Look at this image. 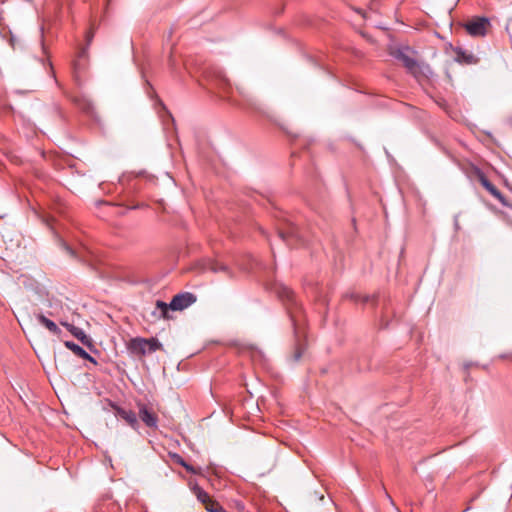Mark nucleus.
Listing matches in <instances>:
<instances>
[{
  "mask_svg": "<svg viewBox=\"0 0 512 512\" xmlns=\"http://www.w3.org/2000/svg\"><path fill=\"white\" fill-rule=\"evenodd\" d=\"M278 296L286 301L289 305L287 307L288 313L290 315V319L294 329V335L296 338V348L294 352V360L298 361L304 352V345L301 343V337L303 336V326H304V317L301 311L300 306L296 301V297L294 292L287 286H280L278 288Z\"/></svg>",
  "mask_w": 512,
  "mask_h": 512,
  "instance_id": "nucleus-1",
  "label": "nucleus"
},
{
  "mask_svg": "<svg viewBox=\"0 0 512 512\" xmlns=\"http://www.w3.org/2000/svg\"><path fill=\"white\" fill-rule=\"evenodd\" d=\"M196 301V296L190 292H184L175 295L169 304L158 300L156 302V311L153 315L158 313L159 318L170 319L169 310L181 311L192 305Z\"/></svg>",
  "mask_w": 512,
  "mask_h": 512,
  "instance_id": "nucleus-2",
  "label": "nucleus"
},
{
  "mask_svg": "<svg viewBox=\"0 0 512 512\" xmlns=\"http://www.w3.org/2000/svg\"><path fill=\"white\" fill-rule=\"evenodd\" d=\"M411 54L413 52L408 47L399 48L392 52V55L414 76L425 75L426 72L430 71L428 65L420 64Z\"/></svg>",
  "mask_w": 512,
  "mask_h": 512,
  "instance_id": "nucleus-3",
  "label": "nucleus"
},
{
  "mask_svg": "<svg viewBox=\"0 0 512 512\" xmlns=\"http://www.w3.org/2000/svg\"><path fill=\"white\" fill-rule=\"evenodd\" d=\"M162 347V344L156 338L146 339L141 337L132 338L127 345L129 352L136 356H144L147 353H153L157 350H161Z\"/></svg>",
  "mask_w": 512,
  "mask_h": 512,
  "instance_id": "nucleus-4",
  "label": "nucleus"
},
{
  "mask_svg": "<svg viewBox=\"0 0 512 512\" xmlns=\"http://www.w3.org/2000/svg\"><path fill=\"white\" fill-rule=\"evenodd\" d=\"M278 237L291 247L304 244V239L298 226L292 222H288L284 227L278 228Z\"/></svg>",
  "mask_w": 512,
  "mask_h": 512,
  "instance_id": "nucleus-5",
  "label": "nucleus"
},
{
  "mask_svg": "<svg viewBox=\"0 0 512 512\" xmlns=\"http://www.w3.org/2000/svg\"><path fill=\"white\" fill-rule=\"evenodd\" d=\"M467 33L473 37H483L487 34L490 21L486 17H475L464 25Z\"/></svg>",
  "mask_w": 512,
  "mask_h": 512,
  "instance_id": "nucleus-6",
  "label": "nucleus"
},
{
  "mask_svg": "<svg viewBox=\"0 0 512 512\" xmlns=\"http://www.w3.org/2000/svg\"><path fill=\"white\" fill-rule=\"evenodd\" d=\"M476 175L481 185L495 197L503 206L511 207L508 200L502 195V193L488 180L485 174L480 170H476Z\"/></svg>",
  "mask_w": 512,
  "mask_h": 512,
  "instance_id": "nucleus-7",
  "label": "nucleus"
},
{
  "mask_svg": "<svg viewBox=\"0 0 512 512\" xmlns=\"http://www.w3.org/2000/svg\"><path fill=\"white\" fill-rule=\"evenodd\" d=\"M110 406L114 410V414L116 417L122 418L131 428H133L134 430H138L139 422L137 419V414L134 411L127 410L113 402H110Z\"/></svg>",
  "mask_w": 512,
  "mask_h": 512,
  "instance_id": "nucleus-8",
  "label": "nucleus"
},
{
  "mask_svg": "<svg viewBox=\"0 0 512 512\" xmlns=\"http://www.w3.org/2000/svg\"><path fill=\"white\" fill-rule=\"evenodd\" d=\"M60 324L67 328V330L77 338L84 346L88 348L93 347V341L90 336H88L82 328H79L73 324H69L67 322L61 321Z\"/></svg>",
  "mask_w": 512,
  "mask_h": 512,
  "instance_id": "nucleus-9",
  "label": "nucleus"
},
{
  "mask_svg": "<svg viewBox=\"0 0 512 512\" xmlns=\"http://www.w3.org/2000/svg\"><path fill=\"white\" fill-rule=\"evenodd\" d=\"M87 57V49L82 48L78 53L77 59L73 62V76L77 83H80L81 73L86 68Z\"/></svg>",
  "mask_w": 512,
  "mask_h": 512,
  "instance_id": "nucleus-10",
  "label": "nucleus"
},
{
  "mask_svg": "<svg viewBox=\"0 0 512 512\" xmlns=\"http://www.w3.org/2000/svg\"><path fill=\"white\" fill-rule=\"evenodd\" d=\"M139 418L147 427L157 428L158 417L155 413L150 411L145 404L139 405Z\"/></svg>",
  "mask_w": 512,
  "mask_h": 512,
  "instance_id": "nucleus-11",
  "label": "nucleus"
},
{
  "mask_svg": "<svg viewBox=\"0 0 512 512\" xmlns=\"http://www.w3.org/2000/svg\"><path fill=\"white\" fill-rule=\"evenodd\" d=\"M73 102L84 113H86L88 115H92L93 114V111H94L93 103L85 95H75L73 97Z\"/></svg>",
  "mask_w": 512,
  "mask_h": 512,
  "instance_id": "nucleus-12",
  "label": "nucleus"
},
{
  "mask_svg": "<svg viewBox=\"0 0 512 512\" xmlns=\"http://www.w3.org/2000/svg\"><path fill=\"white\" fill-rule=\"evenodd\" d=\"M64 345L67 349L72 351L76 356L88 360L93 364H97V361L95 358H93L91 355H89L81 346L74 343L73 341H65Z\"/></svg>",
  "mask_w": 512,
  "mask_h": 512,
  "instance_id": "nucleus-13",
  "label": "nucleus"
},
{
  "mask_svg": "<svg viewBox=\"0 0 512 512\" xmlns=\"http://www.w3.org/2000/svg\"><path fill=\"white\" fill-rule=\"evenodd\" d=\"M236 91L241 97L244 104L250 107H256V105L258 104V100L247 88L241 85H237Z\"/></svg>",
  "mask_w": 512,
  "mask_h": 512,
  "instance_id": "nucleus-14",
  "label": "nucleus"
},
{
  "mask_svg": "<svg viewBox=\"0 0 512 512\" xmlns=\"http://www.w3.org/2000/svg\"><path fill=\"white\" fill-rule=\"evenodd\" d=\"M192 492L196 496L197 500L201 502L205 509L209 506L210 503H212L214 500L210 497V495L202 489L198 484H194L191 487Z\"/></svg>",
  "mask_w": 512,
  "mask_h": 512,
  "instance_id": "nucleus-15",
  "label": "nucleus"
},
{
  "mask_svg": "<svg viewBox=\"0 0 512 512\" xmlns=\"http://www.w3.org/2000/svg\"><path fill=\"white\" fill-rule=\"evenodd\" d=\"M36 319L38 320V322L41 325H43L45 328H47L51 333L56 334V335L61 333V330L56 325V323L53 322L52 320H50L44 314H42V313L37 314Z\"/></svg>",
  "mask_w": 512,
  "mask_h": 512,
  "instance_id": "nucleus-16",
  "label": "nucleus"
},
{
  "mask_svg": "<svg viewBox=\"0 0 512 512\" xmlns=\"http://www.w3.org/2000/svg\"><path fill=\"white\" fill-rule=\"evenodd\" d=\"M456 59L457 61L459 62H463V63H467V64H472L475 62V57L473 54H467L464 50H462L461 48H458L456 50Z\"/></svg>",
  "mask_w": 512,
  "mask_h": 512,
  "instance_id": "nucleus-17",
  "label": "nucleus"
},
{
  "mask_svg": "<svg viewBox=\"0 0 512 512\" xmlns=\"http://www.w3.org/2000/svg\"><path fill=\"white\" fill-rule=\"evenodd\" d=\"M217 82L222 89H227L230 86L229 80L221 72L218 73Z\"/></svg>",
  "mask_w": 512,
  "mask_h": 512,
  "instance_id": "nucleus-18",
  "label": "nucleus"
},
{
  "mask_svg": "<svg viewBox=\"0 0 512 512\" xmlns=\"http://www.w3.org/2000/svg\"><path fill=\"white\" fill-rule=\"evenodd\" d=\"M208 512H227L217 501H213L206 508Z\"/></svg>",
  "mask_w": 512,
  "mask_h": 512,
  "instance_id": "nucleus-19",
  "label": "nucleus"
},
{
  "mask_svg": "<svg viewBox=\"0 0 512 512\" xmlns=\"http://www.w3.org/2000/svg\"><path fill=\"white\" fill-rule=\"evenodd\" d=\"M182 467H184L186 469L187 472L191 473V474H200V468H195L193 467L192 465L188 464L185 460L184 462L181 464Z\"/></svg>",
  "mask_w": 512,
  "mask_h": 512,
  "instance_id": "nucleus-20",
  "label": "nucleus"
},
{
  "mask_svg": "<svg viewBox=\"0 0 512 512\" xmlns=\"http://www.w3.org/2000/svg\"><path fill=\"white\" fill-rule=\"evenodd\" d=\"M182 467H184L186 469L187 472L191 473V474H200V468H195L193 467L192 465L188 464L185 460L184 462L181 464Z\"/></svg>",
  "mask_w": 512,
  "mask_h": 512,
  "instance_id": "nucleus-21",
  "label": "nucleus"
},
{
  "mask_svg": "<svg viewBox=\"0 0 512 512\" xmlns=\"http://www.w3.org/2000/svg\"><path fill=\"white\" fill-rule=\"evenodd\" d=\"M232 507L235 508L238 512H243L245 509L244 503L240 500H234L232 502Z\"/></svg>",
  "mask_w": 512,
  "mask_h": 512,
  "instance_id": "nucleus-22",
  "label": "nucleus"
},
{
  "mask_svg": "<svg viewBox=\"0 0 512 512\" xmlns=\"http://www.w3.org/2000/svg\"><path fill=\"white\" fill-rule=\"evenodd\" d=\"M61 245L63 247V249L69 254L71 255L72 257L75 256V251L68 245L66 244L65 242H61Z\"/></svg>",
  "mask_w": 512,
  "mask_h": 512,
  "instance_id": "nucleus-23",
  "label": "nucleus"
},
{
  "mask_svg": "<svg viewBox=\"0 0 512 512\" xmlns=\"http://www.w3.org/2000/svg\"><path fill=\"white\" fill-rule=\"evenodd\" d=\"M172 459L174 460L175 463L179 465H181L184 462V459L179 454L176 453L172 455Z\"/></svg>",
  "mask_w": 512,
  "mask_h": 512,
  "instance_id": "nucleus-24",
  "label": "nucleus"
},
{
  "mask_svg": "<svg viewBox=\"0 0 512 512\" xmlns=\"http://www.w3.org/2000/svg\"><path fill=\"white\" fill-rule=\"evenodd\" d=\"M373 297H370V296H364L363 297V302H369Z\"/></svg>",
  "mask_w": 512,
  "mask_h": 512,
  "instance_id": "nucleus-25",
  "label": "nucleus"
},
{
  "mask_svg": "<svg viewBox=\"0 0 512 512\" xmlns=\"http://www.w3.org/2000/svg\"><path fill=\"white\" fill-rule=\"evenodd\" d=\"M91 40H92V35H88V36H87V42H88V44L91 42Z\"/></svg>",
  "mask_w": 512,
  "mask_h": 512,
  "instance_id": "nucleus-26",
  "label": "nucleus"
},
{
  "mask_svg": "<svg viewBox=\"0 0 512 512\" xmlns=\"http://www.w3.org/2000/svg\"><path fill=\"white\" fill-rule=\"evenodd\" d=\"M223 269H224V267H221V270H223ZM213 270H214V271H218V270H220V268H216V267H214V268H213Z\"/></svg>",
  "mask_w": 512,
  "mask_h": 512,
  "instance_id": "nucleus-27",
  "label": "nucleus"
},
{
  "mask_svg": "<svg viewBox=\"0 0 512 512\" xmlns=\"http://www.w3.org/2000/svg\"><path fill=\"white\" fill-rule=\"evenodd\" d=\"M5 2H6V0H0L1 4H4Z\"/></svg>",
  "mask_w": 512,
  "mask_h": 512,
  "instance_id": "nucleus-28",
  "label": "nucleus"
}]
</instances>
